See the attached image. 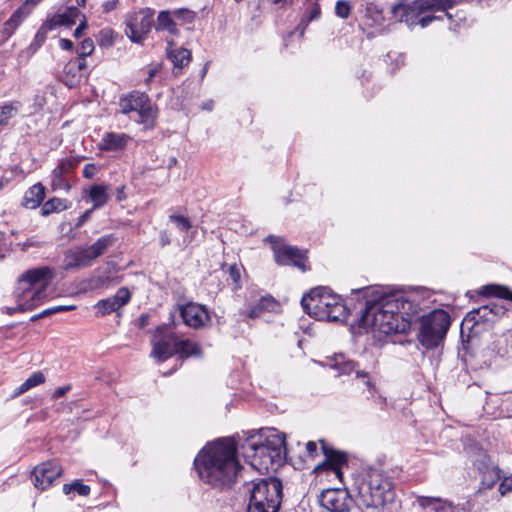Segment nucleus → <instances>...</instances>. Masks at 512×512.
<instances>
[{
  "instance_id": "61",
  "label": "nucleus",
  "mask_w": 512,
  "mask_h": 512,
  "mask_svg": "<svg viewBox=\"0 0 512 512\" xmlns=\"http://www.w3.org/2000/svg\"><path fill=\"white\" fill-rule=\"evenodd\" d=\"M69 390H70V386L59 387L53 393L52 398H54V399L60 398V397L64 396L66 394V392Z\"/></svg>"
},
{
  "instance_id": "39",
  "label": "nucleus",
  "mask_w": 512,
  "mask_h": 512,
  "mask_svg": "<svg viewBox=\"0 0 512 512\" xmlns=\"http://www.w3.org/2000/svg\"><path fill=\"white\" fill-rule=\"evenodd\" d=\"M72 491L78 493L80 496H88L90 494V487L85 485L82 480H75L72 483L64 484V494L69 495Z\"/></svg>"
},
{
  "instance_id": "38",
  "label": "nucleus",
  "mask_w": 512,
  "mask_h": 512,
  "mask_svg": "<svg viewBox=\"0 0 512 512\" xmlns=\"http://www.w3.org/2000/svg\"><path fill=\"white\" fill-rule=\"evenodd\" d=\"M320 13H321V10H320L319 5L314 4L311 7V9L309 10L308 14L304 18H302L300 24L295 29V32H299V36H303L308 23L319 18Z\"/></svg>"
},
{
  "instance_id": "43",
  "label": "nucleus",
  "mask_w": 512,
  "mask_h": 512,
  "mask_svg": "<svg viewBox=\"0 0 512 512\" xmlns=\"http://www.w3.org/2000/svg\"><path fill=\"white\" fill-rule=\"evenodd\" d=\"M17 113V108L11 104L0 106V126L7 124L8 120L14 117Z\"/></svg>"
},
{
  "instance_id": "30",
  "label": "nucleus",
  "mask_w": 512,
  "mask_h": 512,
  "mask_svg": "<svg viewBox=\"0 0 512 512\" xmlns=\"http://www.w3.org/2000/svg\"><path fill=\"white\" fill-rule=\"evenodd\" d=\"M173 41H169L168 45L171 47L173 45ZM167 56L173 62L176 68H183L188 65L191 60V51L185 48L180 49H167Z\"/></svg>"
},
{
  "instance_id": "57",
  "label": "nucleus",
  "mask_w": 512,
  "mask_h": 512,
  "mask_svg": "<svg viewBox=\"0 0 512 512\" xmlns=\"http://www.w3.org/2000/svg\"><path fill=\"white\" fill-rule=\"evenodd\" d=\"M94 209H88L86 210L79 218L78 222L76 224V227H81L91 216V213Z\"/></svg>"
},
{
  "instance_id": "3",
  "label": "nucleus",
  "mask_w": 512,
  "mask_h": 512,
  "mask_svg": "<svg viewBox=\"0 0 512 512\" xmlns=\"http://www.w3.org/2000/svg\"><path fill=\"white\" fill-rule=\"evenodd\" d=\"M358 505L367 509H380L395 499L393 482L379 468H369L354 481Z\"/></svg>"
},
{
  "instance_id": "50",
  "label": "nucleus",
  "mask_w": 512,
  "mask_h": 512,
  "mask_svg": "<svg viewBox=\"0 0 512 512\" xmlns=\"http://www.w3.org/2000/svg\"><path fill=\"white\" fill-rule=\"evenodd\" d=\"M97 173V166L94 163H88L84 166L83 176L92 179Z\"/></svg>"
},
{
  "instance_id": "46",
  "label": "nucleus",
  "mask_w": 512,
  "mask_h": 512,
  "mask_svg": "<svg viewBox=\"0 0 512 512\" xmlns=\"http://www.w3.org/2000/svg\"><path fill=\"white\" fill-rule=\"evenodd\" d=\"M111 282V277L106 275H99L97 277H94L90 280L91 287L92 288H103L108 287Z\"/></svg>"
},
{
  "instance_id": "2",
  "label": "nucleus",
  "mask_w": 512,
  "mask_h": 512,
  "mask_svg": "<svg viewBox=\"0 0 512 512\" xmlns=\"http://www.w3.org/2000/svg\"><path fill=\"white\" fill-rule=\"evenodd\" d=\"M242 447L250 465L260 473L277 471L286 462L285 434L275 429L250 431Z\"/></svg>"
},
{
  "instance_id": "16",
  "label": "nucleus",
  "mask_w": 512,
  "mask_h": 512,
  "mask_svg": "<svg viewBox=\"0 0 512 512\" xmlns=\"http://www.w3.org/2000/svg\"><path fill=\"white\" fill-rule=\"evenodd\" d=\"M62 467L56 461H47L36 466L32 472L35 487L45 490L62 475Z\"/></svg>"
},
{
  "instance_id": "10",
  "label": "nucleus",
  "mask_w": 512,
  "mask_h": 512,
  "mask_svg": "<svg viewBox=\"0 0 512 512\" xmlns=\"http://www.w3.org/2000/svg\"><path fill=\"white\" fill-rule=\"evenodd\" d=\"M120 112L129 114L136 112L138 118L136 121L145 125L146 128H153L157 117V108L152 105L149 97L145 93L133 91L119 100Z\"/></svg>"
},
{
  "instance_id": "52",
  "label": "nucleus",
  "mask_w": 512,
  "mask_h": 512,
  "mask_svg": "<svg viewBox=\"0 0 512 512\" xmlns=\"http://www.w3.org/2000/svg\"><path fill=\"white\" fill-rule=\"evenodd\" d=\"M119 0H107L103 3V11L109 13L117 8Z\"/></svg>"
},
{
  "instance_id": "11",
  "label": "nucleus",
  "mask_w": 512,
  "mask_h": 512,
  "mask_svg": "<svg viewBox=\"0 0 512 512\" xmlns=\"http://www.w3.org/2000/svg\"><path fill=\"white\" fill-rule=\"evenodd\" d=\"M327 366L337 371V375H351L355 373L354 384L357 387L363 386L368 392L367 398L374 397L377 394L375 383L369 373L361 370L358 364L347 359L343 354H338L327 360Z\"/></svg>"
},
{
  "instance_id": "20",
  "label": "nucleus",
  "mask_w": 512,
  "mask_h": 512,
  "mask_svg": "<svg viewBox=\"0 0 512 512\" xmlns=\"http://www.w3.org/2000/svg\"><path fill=\"white\" fill-rule=\"evenodd\" d=\"M131 299V293L126 287L118 289L116 294L112 297L99 300L95 309L101 316L108 315L112 312H118L123 306L128 304Z\"/></svg>"
},
{
  "instance_id": "60",
  "label": "nucleus",
  "mask_w": 512,
  "mask_h": 512,
  "mask_svg": "<svg viewBox=\"0 0 512 512\" xmlns=\"http://www.w3.org/2000/svg\"><path fill=\"white\" fill-rule=\"evenodd\" d=\"M30 388L29 386H27V382H23L13 393L12 397L15 398V397H18L20 396L21 394L25 393L26 391H28Z\"/></svg>"
},
{
  "instance_id": "40",
  "label": "nucleus",
  "mask_w": 512,
  "mask_h": 512,
  "mask_svg": "<svg viewBox=\"0 0 512 512\" xmlns=\"http://www.w3.org/2000/svg\"><path fill=\"white\" fill-rule=\"evenodd\" d=\"M53 29L55 28L47 19L37 31L34 41L31 43V47H33L34 49H38L45 42L47 38V33Z\"/></svg>"
},
{
  "instance_id": "9",
  "label": "nucleus",
  "mask_w": 512,
  "mask_h": 512,
  "mask_svg": "<svg viewBox=\"0 0 512 512\" xmlns=\"http://www.w3.org/2000/svg\"><path fill=\"white\" fill-rule=\"evenodd\" d=\"M450 316L444 310H435L421 319L419 341L426 348L437 347L450 327Z\"/></svg>"
},
{
  "instance_id": "5",
  "label": "nucleus",
  "mask_w": 512,
  "mask_h": 512,
  "mask_svg": "<svg viewBox=\"0 0 512 512\" xmlns=\"http://www.w3.org/2000/svg\"><path fill=\"white\" fill-rule=\"evenodd\" d=\"M367 301L365 312L362 315L364 325H369L374 332L384 335L392 333H404L409 328V320L401 319L397 314V306L393 304L389 296Z\"/></svg>"
},
{
  "instance_id": "47",
  "label": "nucleus",
  "mask_w": 512,
  "mask_h": 512,
  "mask_svg": "<svg viewBox=\"0 0 512 512\" xmlns=\"http://www.w3.org/2000/svg\"><path fill=\"white\" fill-rule=\"evenodd\" d=\"M27 382V386L29 388H33L39 384H42L45 382V376L41 371H37L33 373L29 378L25 380Z\"/></svg>"
},
{
  "instance_id": "45",
  "label": "nucleus",
  "mask_w": 512,
  "mask_h": 512,
  "mask_svg": "<svg viewBox=\"0 0 512 512\" xmlns=\"http://www.w3.org/2000/svg\"><path fill=\"white\" fill-rule=\"evenodd\" d=\"M170 220L176 223L177 227L185 232L191 228V222L188 220V218L180 215H171Z\"/></svg>"
},
{
  "instance_id": "58",
  "label": "nucleus",
  "mask_w": 512,
  "mask_h": 512,
  "mask_svg": "<svg viewBox=\"0 0 512 512\" xmlns=\"http://www.w3.org/2000/svg\"><path fill=\"white\" fill-rule=\"evenodd\" d=\"M160 68V65L149 68L147 72L148 77L145 79L146 84H148L154 78V76L159 72Z\"/></svg>"
},
{
  "instance_id": "26",
  "label": "nucleus",
  "mask_w": 512,
  "mask_h": 512,
  "mask_svg": "<svg viewBox=\"0 0 512 512\" xmlns=\"http://www.w3.org/2000/svg\"><path fill=\"white\" fill-rule=\"evenodd\" d=\"M417 502L424 512H454V507L440 498L421 496L418 497Z\"/></svg>"
},
{
  "instance_id": "56",
  "label": "nucleus",
  "mask_w": 512,
  "mask_h": 512,
  "mask_svg": "<svg viewBox=\"0 0 512 512\" xmlns=\"http://www.w3.org/2000/svg\"><path fill=\"white\" fill-rule=\"evenodd\" d=\"M111 33H112L111 31H105V30L101 31L100 45H111L112 44L113 41H112L111 37H108V35Z\"/></svg>"
},
{
  "instance_id": "64",
  "label": "nucleus",
  "mask_w": 512,
  "mask_h": 512,
  "mask_svg": "<svg viewBox=\"0 0 512 512\" xmlns=\"http://www.w3.org/2000/svg\"><path fill=\"white\" fill-rule=\"evenodd\" d=\"M177 159L175 157H171L168 162V168L171 169L172 166L176 165Z\"/></svg>"
},
{
  "instance_id": "25",
  "label": "nucleus",
  "mask_w": 512,
  "mask_h": 512,
  "mask_svg": "<svg viewBox=\"0 0 512 512\" xmlns=\"http://www.w3.org/2000/svg\"><path fill=\"white\" fill-rule=\"evenodd\" d=\"M46 189L41 183L31 186L23 197V206L29 209H35L40 206L45 198Z\"/></svg>"
},
{
  "instance_id": "59",
  "label": "nucleus",
  "mask_w": 512,
  "mask_h": 512,
  "mask_svg": "<svg viewBox=\"0 0 512 512\" xmlns=\"http://www.w3.org/2000/svg\"><path fill=\"white\" fill-rule=\"evenodd\" d=\"M59 46L63 49V50H72L73 47H74V44L71 40L69 39H65V38H62L59 40Z\"/></svg>"
},
{
  "instance_id": "35",
  "label": "nucleus",
  "mask_w": 512,
  "mask_h": 512,
  "mask_svg": "<svg viewBox=\"0 0 512 512\" xmlns=\"http://www.w3.org/2000/svg\"><path fill=\"white\" fill-rule=\"evenodd\" d=\"M500 478V470L497 467H487L483 472L479 492L482 490L491 489L499 481Z\"/></svg>"
},
{
  "instance_id": "18",
  "label": "nucleus",
  "mask_w": 512,
  "mask_h": 512,
  "mask_svg": "<svg viewBox=\"0 0 512 512\" xmlns=\"http://www.w3.org/2000/svg\"><path fill=\"white\" fill-rule=\"evenodd\" d=\"M507 309L498 303H490L483 305L467 313L464 322H472L474 324L495 322L506 314Z\"/></svg>"
},
{
  "instance_id": "23",
  "label": "nucleus",
  "mask_w": 512,
  "mask_h": 512,
  "mask_svg": "<svg viewBox=\"0 0 512 512\" xmlns=\"http://www.w3.org/2000/svg\"><path fill=\"white\" fill-rule=\"evenodd\" d=\"M265 242L270 244L273 251L274 260L278 265L285 266L288 264V244L284 238L269 235Z\"/></svg>"
},
{
  "instance_id": "51",
  "label": "nucleus",
  "mask_w": 512,
  "mask_h": 512,
  "mask_svg": "<svg viewBox=\"0 0 512 512\" xmlns=\"http://www.w3.org/2000/svg\"><path fill=\"white\" fill-rule=\"evenodd\" d=\"M228 273L234 283H238L240 281L241 274L239 268L236 265L229 266Z\"/></svg>"
},
{
  "instance_id": "34",
  "label": "nucleus",
  "mask_w": 512,
  "mask_h": 512,
  "mask_svg": "<svg viewBox=\"0 0 512 512\" xmlns=\"http://www.w3.org/2000/svg\"><path fill=\"white\" fill-rule=\"evenodd\" d=\"M89 197L93 201V209L104 206L109 200L107 187L103 185H93L90 188Z\"/></svg>"
},
{
  "instance_id": "42",
  "label": "nucleus",
  "mask_w": 512,
  "mask_h": 512,
  "mask_svg": "<svg viewBox=\"0 0 512 512\" xmlns=\"http://www.w3.org/2000/svg\"><path fill=\"white\" fill-rule=\"evenodd\" d=\"M352 5L349 1L339 0L335 5V14L342 19H347L350 16Z\"/></svg>"
},
{
  "instance_id": "22",
  "label": "nucleus",
  "mask_w": 512,
  "mask_h": 512,
  "mask_svg": "<svg viewBox=\"0 0 512 512\" xmlns=\"http://www.w3.org/2000/svg\"><path fill=\"white\" fill-rule=\"evenodd\" d=\"M131 137L125 133L106 132L101 140L100 148L106 151H119L124 149Z\"/></svg>"
},
{
  "instance_id": "55",
  "label": "nucleus",
  "mask_w": 512,
  "mask_h": 512,
  "mask_svg": "<svg viewBox=\"0 0 512 512\" xmlns=\"http://www.w3.org/2000/svg\"><path fill=\"white\" fill-rule=\"evenodd\" d=\"M82 21L81 23L79 24V26L75 29L74 33H73V36L75 38H80L83 34V31L86 29V19H85V16H82Z\"/></svg>"
},
{
  "instance_id": "36",
  "label": "nucleus",
  "mask_w": 512,
  "mask_h": 512,
  "mask_svg": "<svg viewBox=\"0 0 512 512\" xmlns=\"http://www.w3.org/2000/svg\"><path fill=\"white\" fill-rule=\"evenodd\" d=\"M481 293L487 296H496L502 299H507L512 301V291H510L507 287L490 284L486 285L482 288Z\"/></svg>"
},
{
  "instance_id": "13",
  "label": "nucleus",
  "mask_w": 512,
  "mask_h": 512,
  "mask_svg": "<svg viewBox=\"0 0 512 512\" xmlns=\"http://www.w3.org/2000/svg\"><path fill=\"white\" fill-rule=\"evenodd\" d=\"M319 502L329 512H349L352 499L344 489L329 488L322 491Z\"/></svg>"
},
{
  "instance_id": "33",
  "label": "nucleus",
  "mask_w": 512,
  "mask_h": 512,
  "mask_svg": "<svg viewBox=\"0 0 512 512\" xmlns=\"http://www.w3.org/2000/svg\"><path fill=\"white\" fill-rule=\"evenodd\" d=\"M290 266L298 268L301 272L308 271L310 269V265L308 263L306 251L290 246Z\"/></svg>"
},
{
  "instance_id": "21",
  "label": "nucleus",
  "mask_w": 512,
  "mask_h": 512,
  "mask_svg": "<svg viewBox=\"0 0 512 512\" xmlns=\"http://www.w3.org/2000/svg\"><path fill=\"white\" fill-rule=\"evenodd\" d=\"M86 69V59L75 58L68 61L64 66L61 81L69 88L80 84L83 77V70Z\"/></svg>"
},
{
  "instance_id": "14",
  "label": "nucleus",
  "mask_w": 512,
  "mask_h": 512,
  "mask_svg": "<svg viewBox=\"0 0 512 512\" xmlns=\"http://www.w3.org/2000/svg\"><path fill=\"white\" fill-rule=\"evenodd\" d=\"M79 158L62 159L51 173V188L53 191H69L71 188L70 178L75 168L80 163Z\"/></svg>"
},
{
  "instance_id": "44",
  "label": "nucleus",
  "mask_w": 512,
  "mask_h": 512,
  "mask_svg": "<svg viewBox=\"0 0 512 512\" xmlns=\"http://www.w3.org/2000/svg\"><path fill=\"white\" fill-rule=\"evenodd\" d=\"M95 49L94 42L90 38H86L81 42V45L79 49L77 50V53L79 55L78 58H86L87 56L91 55Z\"/></svg>"
},
{
  "instance_id": "19",
  "label": "nucleus",
  "mask_w": 512,
  "mask_h": 512,
  "mask_svg": "<svg viewBox=\"0 0 512 512\" xmlns=\"http://www.w3.org/2000/svg\"><path fill=\"white\" fill-rule=\"evenodd\" d=\"M183 321L189 327L198 329L204 327L210 321L209 313L205 306L196 303H187L180 308Z\"/></svg>"
},
{
  "instance_id": "8",
  "label": "nucleus",
  "mask_w": 512,
  "mask_h": 512,
  "mask_svg": "<svg viewBox=\"0 0 512 512\" xmlns=\"http://www.w3.org/2000/svg\"><path fill=\"white\" fill-rule=\"evenodd\" d=\"M116 242L113 234H107L97 239L95 243L88 247H75L69 249L64 255V268L72 270L77 268L89 267L92 263L105 254Z\"/></svg>"
},
{
  "instance_id": "24",
  "label": "nucleus",
  "mask_w": 512,
  "mask_h": 512,
  "mask_svg": "<svg viewBox=\"0 0 512 512\" xmlns=\"http://www.w3.org/2000/svg\"><path fill=\"white\" fill-rule=\"evenodd\" d=\"M83 16L79 9L75 6L67 7L62 13H57L53 15L51 18H48V21L51 22L54 28L58 26H72L76 23L77 18Z\"/></svg>"
},
{
  "instance_id": "53",
  "label": "nucleus",
  "mask_w": 512,
  "mask_h": 512,
  "mask_svg": "<svg viewBox=\"0 0 512 512\" xmlns=\"http://www.w3.org/2000/svg\"><path fill=\"white\" fill-rule=\"evenodd\" d=\"M306 453L311 458H314L317 455V445L315 442H313V441L307 442Z\"/></svg>"
},
{
  "instance_id": "37",
  "label": "nucleus",
  "mask_w": 512,
  "mask_h": 512,
  "mask_svg": "<svg viewBox=\"0 0 512 512\" xmlns=\"http://www.w3.org/2000/svg\"><path fill=\"white\" fill-rule=\"evenodd\" d=\"M66 201L60 198H52L46 201L41 208V214L48 216L54 212H59L67 208Z\"/></svg>"
},
{
  "instance_id": "27",
  "label": "nucleus",
  "mask_w": 512,
  "mask_h": 512,
  "mask_svg": "<svg viewBox=\"0 0 512 512\" xmlns=\"http://www.w3.org/2000/svg\"><path fill=\"white\" fill-rule=\"evenodd\" d=\"M278 313L281 311V305L271 296L262 297L259 302L249 311L248 316L252 319L258 318L263 312Z\"/></svg>"
},
{
  "instance_id": "63",
  "label": "nucleus",
  "mask_w": 512,
  "mask_h": 512,
  "mask_svg": "<svg viewBox=\"0 0 512 512\" xmlns=\"http://www.w3.org/2000/svg\"><path fill=\"white\" fill-rule=\"evenodd\" d=\"M140 326L144 327L148 324V315H141L139 318Z\"/></svg>"
},
{
  "instance_id": "7",
  "label": "nucleus",
  "mask_w": 512,
  "mask_h": 512,
  "mask_svg": "<svg viewBox=\"0 0 512 512\" xmlns=\"http://www.w3.org/2000/svg\"><path fill=\"white\" fill-rule=\"evenodd\" d=\"M282 497L283 486L279 479H260L253 483L247 512H278Z\"/></svg>"
},
{
  "instance_id": "48",
  "label": "nucleus",
  "mask_w": 512,
  "mask_h": 512,
  "mask_svg": "<svg viewBox=\"0 0 512 512\" xmlns=\"http://www.w3.org/2000/svg\"><path fill=\"white\" fill-rule=\"evenodd\" d=\"M512 491V475L503 479L499 485V492L502 496Z\"/></svg>"
},
{
  "instance_id": "17",
  "label": "nucleus",
  "mask_w": 512,
  "mask_h": 512,
  "mask_svg": "<svg viewBox=\"0 0 512 512\" xmlns=\"http://www.w3.org/2000/svg\"><path fill=\"white\" fill-rule=\"evenodd\" d=\"M320 444L322 452L325 456V460L316 466L315 472H319L323 469H329L335 474L336 477L341 479V468L342 466L347 465L346 454L328 446L324 440H320Z\"/></svg>"
},
{
  "instance_id": "32",
  "label": "nucleus",
  "mask_w": 512,
  "mask_h": 512,
  "mask_svg": "<svg viewBox=\"0 0 512 512\" xmlns=\"http://www.w3.org/2000/svg\"><path fill=\"white\" fill-rule=\"evenodd\" d=\"M156 30H165L172 35L178 34L177 23L173 17V12L161 11L157 17Z\"/></svg>"
},
{
  "instance_id": "6",
  "label": "nucleus",
  "mask_w": 512,
  "mask_h": 512,
  "mask_svg": "<svg viewBox=\"0 0 512 512\" xmlns=\"http://www.w3.org/2000/svg\"><path fill=\"white\" fill-rule=\"evenodd\" d=\"M301 306L307 314L320 321L340 322L348 316L341 297L325 287L315 288L303 296Z\"/></svg>"
},
{
  "instance_id": "54",
  "label": "nucleus",
  "mask_w": 512,
  "mask_h": 512,
  "mask_svg": "<svg viewBox=\"0 0 512 512\" xmlns=\"http://www.w3.org/2000/svg\"><path fill=\"white\" fill-rule=\"evenodd\" d=\"M76 307L73 306V305H69V306H66V305H59V306H54V307H51L49 308L50 311H51V315L55 314V313H59V312H65V311H71V310H74Z\"/></svg>"
},
{
  "instance_id": "49",
  "label": "nucleus",
  "mask_w": 512,
  "mask_h": 512,
  "mask_svg": "<svg viewBox=\"0 0 512 512\" xmlns=\"http://www.w3.org/2000/svg\"><path fill=\"white\" fill-rule=\"evenodd\" d=\"M441 19H442L441 16H434V15H428V16H424V17H421V18L419 16L417 18V23L414 26L419 24L422 28H425L428 25H430L433 21L441 20Z\"/></svg>"
},
{
  "instance_id": "62",
  "label": "nucleus",
  "mask_w": 512,
  "mask_h": 512,
  "mask_svg": "<svg viewBox=\"0 0 512 512\" xmlns=\"http://www.w3.org/2000/svg\"><path fill=\"white\" fill-rule=\"evenodd\" d=\"M160 243L162 246H166V245L170 244V238L168 237V235L165 232L161 233Z\"/></svg>"
},
{
  "instance_id": "28",
  "label": "nucleus",
  "mask_w": 512,
  "mask_h": 512,
  "mask_svg": "<svg viewBox=\"0 0 512 512\" xmlns=\"http://www.w3.org/2000/svg\"><path fill=\"white\" fill-rule=\"evenodd\" d=\"M391 302L397 306V314L401 316V319H407L406 317L415 315L418 313V304H415L412 300L408 299L403 295L389 296Z\"/></svg>"
},
{
  "instance_id": "12",
  "label": "nucleus",
  "mask_w": 512,
  "mask_h": 512,
  "mask_svg": "<svg viewBox=\"0 0 512 512\" xmlns=\"http://www.w3.org/2000/svg\"><path fill=\"white\" fill-rule=\"evenodd\" d=\"M178 336L170 325L159 326L151 339V356L162 362L175 354Z\"/></svg>"
},
{
  "instance_id": "31",
  "label": "nucleus",
  "mask_w": 512,
  "mask_h": 512,
  "mask_svg": "<svg viewBox=\"0 0 512 512\" xmlns=\"http://www.w3.org/2000/svg\"><path fill=\"white\" fill-rule=\"evenodd\" d=\"M175 354H178L181 359H185L190 356H200L201 348L196 342H193L189 339L180 340L178 338Z\"/></svg>"
},
{
  "instance_id": "15",
  "label": "nucleus",
  "mask_w": 512,
  "mask_h": 512,
  "mask_svg": "<svg viewBox=\"0 0 512 512\" xmlns=\"http://www.w3.org/2000/svg\"><path fill=\"white\" fill-rule=\"evenodd\" d=\"M153 14L148 9L147 11H141L126 23V35L136 43H140L151 29L153 23Z\"/></svg>"
},
{
  "instance_id": "4",
  "label": "nucleus",
  "mask_w": 512,
  "mask_h": 512,
  "mask_svg": "<svg viewBox=\"0 0 512 512\" xmlns=\"http://www.w3.org/2000/svg\"><path fill=\"white\" fill-rule=\"evenodd\" d=\"M54 273L49 267H38L25 271L18 280L16 297L18 305L6 309L9 315L16 312L32 310L47 297V288L52 282Z\"/></svg>"
},
{
  "instance_id": "41",
  "label": "nucleus",
  "mask_w": 512,
  "mask_h": 512,
  "mask_svg": "<svg viewBox=\"0 0 512 512\" xmlns=\"http://www.w3.org/2000/svg\"><path fill=\"white\" fill-rule=\"evenodd\" d=\"M173 17L175 21L180 22V24H190L194 22L196 18V13L189 9H177L173 11Z\"/></svg>"
},
{
  "instance_id": "29",
  "label": "nucleus",
  "mask_w": 512,
  "mask_h": 512,
  "mask_svg": "<svg viewBox=\"0 0 512 512\" xmlns=\"http://www.w3.org/2000/svg\"><path fill=\"white\" fill-rule=\"evenodd\" d=\"M38 1L39 0H36V1L27 0L23 6L19 7L17 10L14 11V13L11 15V17L5 22L4 27L1 31V33L3 34V36L5 38H9L10 36H12L14 31L20 25L22 20L25 18V16H26V13L24 11L25 5L28 4L29 2H32L35 5V4H37Z\"/></svg>"
},
{
  "instance_id": "1",
  "label": "nucleus",
  "mask_w": 512,
  "mask_h": 512,
  "mask_svg": "<svg viewBox=\"0 0 512 512\" xmlns=\"http://www.w3.org/2000/svg\"><path fill=\"white\" fill-rule=\"evenodd\" d=\"M194 466L204 484L218 491L230 490L242 471L236 442L222 438L207 444L197 454Z\"/></svg>"
}]
</instances>
